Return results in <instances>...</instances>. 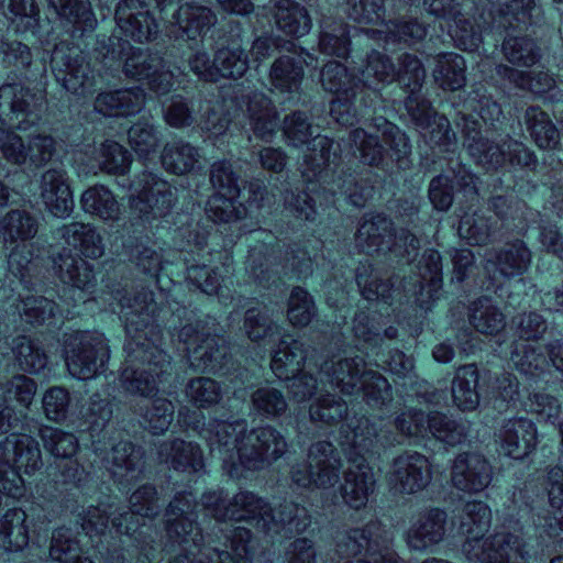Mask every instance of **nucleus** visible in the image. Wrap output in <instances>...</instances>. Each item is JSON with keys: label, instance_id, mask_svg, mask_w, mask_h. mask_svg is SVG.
I'll list each match as a JSON object with an SVG mask.
<instances>
[{"label": "nucleus", "instance_id": "f257e3e1", "mask_svg": "<svg viewBox=\"0 0 563 563\" xmlns=\"http://www.w3.org/2000/svg\"><path fill=\"white\" fill-rule=\"evenodd\" d=\"M118 300L128 336L121 386L131 394L150 397L170 374L169 356L157 345L161 332L155 323L157 305L153 292L145 288L118 291Z\"/></svg>", "mask_w": 563, "mask_h": 563}, {"label": "nucleus", "instance_id": "f03ea898", "mask_svg": "<svg viewBox=\"0 0 563 563\" xmlns=\"http://www.w3.org/2000/svg\"><path fill=\"white\" fill-rule=\"evenodd\" d=\"M178 419L207 442L210 452L223 461L231 477L239 476L238 465L249 471L263 470L283 457L288 450L286 438L268 424L246 431L243 419H210L206 423L199 410L187 407L179 409Z\"/></svg>", "mask_w": 563, "mask_h": 563}, {"label": "nucleus", "instance_id": "7ed1b4c3", "mask_svg": "<svg viewBox=\"0 0 563 563\" xmlns=\"http://www.w3.org/2000/svg\"><path fill=\"white\" fill-rule=\"evenodd\" d=\"M197 501L191 493L175 495L166 508L165 550L170 552L175 545L179 553L168 563H252L253 550L250 545L252 532L244 527L234 528L230 538V551L202 545V533L196 521Z\"/></svg>", "mask_w": 563, "mask_h": 563}, {"label": "nucleus", "instance_id": "20e7f679", "mask_svg": "<svg viewBox=\"0 0 563 563\" xmlns=\"http://www.w3.org/2000/svg\"><path fill=\"white\" fill-rule=\"evenodd\" d=\"M492 521L489 507L483 501H467L460 515V531L465 536L463 552L473 563H516L522 558L523 538L521 534L498 531L483 539Z\"/></svg>", "mask_w": 563, "mask_h": 563}, {"label": "nucleus", "instance_id": "39448f33", "mask_svg": "<svg viewBox=\"0 0 563 563\" xmlns=\"http://www.w3.org/2000/svg\"><path fill=\"white\" fill-rule=\"evenodd\" d=\"M194 311L183 307L177 310L179 319L188 322L180 327L178 339L186 345L187 356L195 371L217 373L227 363L228 346L217 334L216 320L209 317L192 319Z\"/></svg>", "mask_w": 563, "mask_h": 563}, {"label": "nucleus", "instance_id": "423d86ee", "mask_svg": "<svg viewBox=\"0 0 563 563\" xmlns=\"http://www.w3.org/2000/svg\"><path fill=\"white\" fill-rule=\"evenodd\" d=\"M379 442L376 428L368 419L362 418L353 429L352 445L355 456L350 454V466L343 473L341 496L344 503L352 509L358 510L366 506L369 495L374 492L375 478L372 467L366 462L364 454L372 452Z\"/></svg>", "mask_w": 563, "mask_h": 563}, {"label": "nucleus", "instance_id": "0eeeda50", "mask_svg": "<svg viewBox=\"0 0 563 563\" xmlns=\"http://www.w3.org/2000/svg\"><path fill=\"white\" fill-rule=\"evenodd\" d=\"M104 57L119 62L126 78L146 81L157 95H166L173 86L174 76L164 70L162 57L147 48L133 46L128 40L109 38Z\"/></svg>", "mask_w": 563, "mask_h": 563}, {"label": "nucleus", "instance_id": "6e6552de", "mask_svg": "<svg viewBox=\"0 0 563 563\" xmlns=\"http://www.w3.org/2000/svg\"><path fill=\"white\" fill-rule=\"evenodd\" d=\"M282 131L288 145L298 147L312 141V148L303 156L302 176L308 180H320L325 167L334 162L333 141L328 136L316 134L310 117L302 110H295L283 119Z\"/></svg>", "mask_w": 563, "mask_h": 563}, {"label": "nucleus", "instance_id": "1a4fd4ad", "mask_svg": "<svg viewBox=\"0 0 563 563\" xmlns=\"http://www.w3.org/2000/svg\"><path fill=\"white\" fill-rule=\"evenodd\" d=\"M0 464L4 474L0 489L13 498L21 497L24 488L19 471L31 475L43 466L38 442L26 434H11L0 444Z\"/></svg>", "mask_w": 563, "mask_h": 563}, {"label": "nucleus", "instance_id": "9d476101", "mask_svg": "<svg viewBox=\"0 0 563 563\" xmlns=\"http://www.w3.org/2000/svg\"><path fill=\"white\" fill-rule=\"evenodd\" d=\"M322 88L336 96L331 103L332 117L342 125H353L367 107L364 100L361 79L339 62L327 63L320 71Z\"/></svg>", "mask_w": 563, "mask_h": 563}, {"label": "nucleus", "instance_id": "9b49d317", "mask_svg": "<svg viewBox=\"0 0 563 563\" xmlns=\"http://www.w3.org/2000/svg\"><path fill=\"white\" fill-rule=\"evenodd\" d=\"M342 459L330 441L320 440L310 444L307 461L291 466V483L300 488L327 489L340 478Z\"/></svg>", "mask_w": 563, "mask_h": 563}, {"label": "nucleus", "instance_id": "f8f14e48", "mask_svg": "<svg viewBox=\"0 0 563 563\" xmlns=\"http://www.w3.org/2000/svg\"><path fill=\"white\" fill-rule=\"evenodd\" d=\"M64 353L69 373L79 379H89L102 372L110 356L104 335L97 331L66 334Z\"/></svg>", "mask_w": 563, "mask_h": 563}, {"label": "nucleus", "instance_id": "ddd939ff", "mask_svg": "<svg viewBox=\"0 0 563 563\" xmlns=\"http://www.w3.org/2000/svg\"><path fill=\"white\" fill-rule=\"evenodd\" d=\"M44 97L21 82L0 87V122L26 131L42 118Z\"/></svg>", "mask_w": 563, "mask_h": 563}, {"label": "nucleus", "instance_id": "4468645a", "mask_svg": "<svg viewBox=\"0 0 563 563\" xmlns=\"http://www.w3.org/2000/svg\"><path fill=\"white\" fill-rule=\"evenodd\" d=\"M55 79L71 93H82L93 86V75L82 52L74 43L62 41L51 56Z\"/></svg>", "mask_w": 563, "mask_h": 563}, {"label": "nucleus", "instance_id": "2eb2a0df", "mask_svg": "<svg viewBox=\"0 0 563 563\" xmlns=\"http://www.w3.org/2000/svg\"><path fill=\"white\" fill-rule=\"evenodd\" d=\"M130 186L137 192L134 208L146 219L168 214L177 201V189L153 173H142Z\"/></svg>", "mask_w": 563, "mask_h": 563}, {"label": "nucleus", "instance_id": "dca6fc26", "mask_svg": "<svg viewBox=\"0 0 563 563\" xmlns=\"http://www.w3.org/2000/svg\"><path fill=\"white\" fill-rule=\"evenodd\" d=\"M429 459L417 451L406 450L394 457L388 472L389 484L401 494H416L431 482Z\"/></svg>", "mask_w": 563, "mask_h": 563}, {"label": "nucleus", "instance_id": "f3484780", "mask_svg": "<svg viewBox=\"0 0 563 563\" xmlns=\"http://www.w3.org/2000/svg\"><path fill=\"white\" fill-rule=\"evenodd\" d=\"M229 34L214 51V69L217 81L220 78L240 79L249 70V56L243 48V29L240 22L228 23Z\"/></svg>", "mask_w": 563, "mask_h": 563}, {"label": "nucleus", "instance_id": "a211bd4d", "mask_svg": "<svg viewBox=\"0 0 563 563\" xmlns=\"http://www.w3.org/2000/svg\"><path fill=\"white\" fill-rule=\"evenodd\" d=\"M115 21L122 33L137 43L153 41L158 24L141 0H121L115 8Z\"/></svg>", "mask_w": 563, "mask_h": 563}, {"label": "nucleus", "instance_id": "6ab92c4d", "mask_svg": "<svg viewBox=\"0 0 563 563\" xmlns=\"http://www.w3.org/2000/svg\"><path fill=\"white\" fill-rule=\"evenodd\" d=\"M389 549L385 545L382 527L371 521L364 528H354L339 532L335 538V553L342 559H350L365 553L366 559L379 558V552Z\"/></svg>", "mask_w": 563, "mask_h": 563}, {"label": "nucleus", "instance_id": "aec40b11", "mask_svg": "<svg viewBox=\"0 0 563 563\" xmlns=\"http://www.w3.org/2000/svg\"><path fill=\"white\" fill-rule=\"evenodd\" d=\"M493 468L488 461L477 453L459 454L451 467L453 486L465 493L483 492L490 484Z\"/></svg>", "mask_w": 563, "mask_h": 563}, {"label": "nucleus", "instance_id": "412c9836", "mask_svg": "<svg viewBox=\"0 0 563 563\" xmlns=\"http://www.w3.org/2000/svg\"><path fill=\"white\" fill-rule=\"evenodd\" d=\"M464 146L474 162L487 172L497 170L506 163L505 140L496 143L481 133V123L477 120L463 118Z\"/></svg>", "mask_w": 563, "mask_h": 563}, {"label": "nucleus", "instance_id": "4be33fe9", "mask_svg": "<svg viewBox=\"0 0 563 563\" xmlns=\"http://www.w3.org/2000/svg\"><path fill=\"white\" fill-rule=\"evenodd\" d=\"M36 383L25 376L15 375L10 379L0 380V434L13 430L20 422L15 410L8 401L15 399L20 405L29 408L35 394Z\"/></svg>", "mask_w": 563, "mask_h": 563}, {"label": "nucleus", "instance_id": "5701e85b", "mask_svg": "<svg viewBox=\"0 0 563 563\" xmlns=\"http://www.w3.org/2000/svg\"><path fill=\"white\" fill-rule=\"evenodd\" d=\"M40 195L46 209L57 218H66L74 210V199L64 168L45 170L40 179Z\"/></svg>", "mask_w": 563, "mask_h": 563}, {"label": "nucleus", "instance_id": "b1692460", "mask_svg": "<svg viewBox=\"0 0 563 563\" xmlns=\"http://www.w3.org/2000/svg\"><path fill=\"white\" fill-rule=\"evenodd\" d=\"M448 515L439 508H430L418 515L406 532L409 549L423 551L443 541Z\"/></svg>", "mask_w": 563, "mask_h": 563}, {"label": "nucleus", "instance_id": "393cba45", "mask_svg": "<svg viewBox=\"0 0 563 563\" xmlns=\"http://www.w3.org/2000/svg\"><path fill=\"white\" fill-rule=\"evenodd\" d=\"M489 14L492 29L522 31L537 23L540 8L534 0H508L493 4Z\"/></svg>", "mask_w": 563, "mask_h": 563}, {"label": "nucleus", "instance_id": "a878e982", "mask_svg": "<svg viewBox=\"0 0 563 563\" xmlns=\"http://www.w3.org/2000/svg\"><path fill=\"white\" fill-rule=\"evenodd\" d=\"M144 452L130 441H120L102 456L106 467L119 483L137 479L143 470Z\"/></svg>", "mask_w": 563, "mask_h": 563}, {"label": "nucleus", "instance_id": "bb28decb", "mask_svg": "<svg viewBox=\"0 0 563 563\" xmlns=\"http://www.w3.org/2000/svg\"><path fill=\"white\" fill-rule=\"evenodd\" d=\"M503 452L516 460L523 459L537 445V428L526 418H514L504 422L499 431Z\"/></svg>", "mask_w": 563, "mask_h": 563}, {"label": "nucleus", "instance_id": "cd10ccee", "mask_svg": "<svg viewBox=\"0 0 563 563\" xmlns=\"http://www.w3.org/2000/svg\"><path fill=\"white\" fill-rule=\"evenodd\" d=\"M262 532L268 536L286 533H300L310 526V517L305 507L292 501H285L276 509L268 507L265 519H260Z\"/></svg>", "mask_w": 563, "mask_h": 563}, {"label": "nucleus", "instance_id": "c85d7f7f", "mask_svg": "<svg viewBox=\"0 0 563 563\" xmlns=\"http://www.w3.org/2000/svg\"><path fill=\"white\" fill-rule=\"evenodd\" d=\"M367 371L362 356L324 361L320 365V372L328 377L332 386L344 395H353L361 390L363 373Z\"/></svg>", "mask_w": 563, "mask_h": 563}, {"label": "nucleus", "instance_id": "c756f323", "mask_svg": "<svg viewBox=\"0 0 563 563\" xmlns=\"http://www.w3.org/2000/svg\"><path fill=\"white\" fill-rule=\"evenodd\" d=\"M145 103V91L141 87L123 88L99 93L95 109L108 117H128L141 111Z\"/></svg>", "mask_w": 563, "mask_h": 563}, {"label": "nucleus", "instance_id": "7c9ffc66", "mask_svg": "<svg viewBox=\"0 0 563 563\" xmlns=\"http://www.w3.org/2000/svg\"><path fill=\"white\" fill-rule=\"evenodd\" d=\"M158 457L178 472L197 473L203 467V455L200 446L180 439L161 443Z\"/></svg>", "mask_w": 563, "mask_h": 563}, {"label": "nucleus", "instance_id": "2f4dec72", "mask_svg": "<svg viewBox=\"0 0 563 563\" xmlns=\"http://www.w3.org/2000/svg\"><path fill=\"white\" fill-rule=\"evenodd\" d=\"M391 222L382 214L364 216L355 233L356 247L366 254H374L388 247Z\"/></svg>", "mask_w": 563, "mask_h": 563}, {"label": "nucleus", "instance_id": "473e14b6", "mask_svg": "<svg viewBox=\"0 0 563 563\" xmlns=\"http://www.w3.org/2000/svg\"><path fill=\"white\" fill-rule=\"evenodd\" d=\"M54 264L63 283L82 290L95 287L96 278L91 265L71 250L63 249Z\"/></svg>", "mask_w": 563, "mask_h": 563}, {"label": "nucleus", "instance_id": "72a5a7b5", "mask_svg": "<svg viewBox=\"0 0 563 563\" xmlns=\"http://www.w3.org/2000/svg\"><path fill=\"white\" fill-rule=\"evenodd\" d=\"M275 24L283 33L301 37L311 30V19L307 9L294 0H278L271 9Z\"/></svg>", "mask_w": 563, "mask_h": 563}, {"label": "nucleus", "instance_id": "f704fd0d", "mask_svg": "<svg viewBox=\"0 0 563 563\" xmlns=\"http://www.w3.org/2000/svg\"><path fill=\"white\" fill-rule=\"evenodd\" d=\"M247 113L255 136L271 142L277 128V111L272 100L263 92H253L249 97Z\"/></svg>", "mask_w": 563, "mask_h": 563}, {"label": "nucleus", "instance_id": "c9c22d12", "mask_svg": "<svg viewBox=\"0 0 563 563\" xmlns=\"http://www.w3.org/2000/svg\"><path fill=\"white\" fill-rule=\"evenodd\" d=\"M307 358V350L302 342L284 336L274 351L271 368L279 379H289L290 376L302 371Z\"/></svg>", "mask_w": 563, "mask_h": 563}, {"label": "nucleus", "instance_id": "e433bc0d", "mask_svg": "<svg viewBox=\"0 0 563 563\" xmlns=\"http://www.w3.org/2000/svg\"><path fill=\"white\" fill-rule=\"evenodd\" d=\"M467 318L471 327L484 335H496L506 325L505 314L488 296H482L470 303Z\"/></svg>", "mask_w": 563, "mask_h": 563}, {"label": "nucleus", "instance_id": "4c0bfd02", "mask_svg": "<svg viewBox=\"0 0 563 563\" xmlns=\"http://www.w3.org/2000/svg\"><path fill=\"white\" fill-rule=\"evenodd\" d=\"M173 18L188 40L206 34L217 22V15L210 8L192 2L181 4Z\"/></svg>", "mask_w": 563, "mask_h": 563}, {"label": "nucleus", "instance_id": "58836bf2", "mask_svg": "<svg viewBox=\"0 0 563 563\" xmlns=\"http://www.w3.org/2000/svg\"><path fill=\"white\" fill-rule=\"evenodd\" d=\"M479 373L475 364L460 366L451 383L454 405L462 411H473L479 405L477 390Z\"/></svg>", "mask_w": 563, "mask_h": 563}, {"label": "nucleus", "instance_id": "ea45409f", "mask_svg": "<svg viewBox=\"0 0 563 563\" xmlns=\"http://www.w3.org/2000/svg\"><path fill=\"white\" fill-rule=\"evenodd\" d=\"M200 150L189 142L177 140L166 143L161 154L162 166L166 172L185 175L192 172L200 163Z\"/></svg>", "mask_w": 563, "mask_h": 563}, {"label": "nucleus", "instance_id": "a19ab883", "mask_svg": "<svg viewBox=\"0 0 563 563\" xmlns=\"http://www.w3.org/2000/svg\"><path fill=\"white\" fill-rule=\"evenodd\" d=\"M420 292L417 302L422 309H429V301L438 298L442 284L441 255L435 250H427L420 261L419 267Z\"/></svg>", "mask_w": 563, "mask_h": 563}, {"label": "nucleus", "instance_id": "79ce46f5", "mask_svg": "<svg viewBox=\"0 0 563 563\" xmlns=\"http://www.w3.org/2000/svg\"><path fill=\"white\" fill-rule=\"evenodd\" d=\"M58 233L68 246L86 257L99 258L103 254L102 239L90 224L73 222L58 229Z\"/></svg>", "mask_w": 563, "mask_h": 563}, {"label": "nucleus", "instance_id": "37998d69", "mask_svg": "<svg viewBox=\"0 0 563 563\" xmlns=\"http://www.w3.org/2000/svg\"><path fill=\"white\" fill-rule=\"evenodd\" d=\"M527 130L536 145L541 150H556L561 145V134L550 115L539 107L526 110Z\"/></svg>", "mask_w": 563, "mask_h": 563}, {"label": "nucleus", "instance_id": "c03bdc74", "mask_svg": "<svg viewBox=\"0 0 563 563\" xmlns=\"http://www.w3.org/2000/svg\"><path fill=\"white\" fill-rule=\"evenodd\" d=\"M466 64L456 53H441L435 57L432 71L434 82L443 90L455 91L466 84Z\"/></svg>", "mask_w": 563, "mask_h": 563}, {"label": "nucleus", "instance_id": "a18cd8bd", "mask_svg": "<svg viewBox=\"0 0 563 563\" xmlns=\"http://www.w3.org/2000/svg\"><path fill=\"white\" fill-rule=\"evenodd\" d=\"M347 143L353 148V154L360 158L364 165L385 169L387 163V151L379 142L378 136L367 133L357 128L351 130L347 135Z\"/></svg>", "mask_w": 563, "mask_h": 563}, {"label": "nucleus", "instance_id": "49530a36", "mask_svg": "<svg viewBox=\"0 0 563 563\" xmlns=\"http://www.w3.org/2000/svg\"><path fill=\"white\" fill-rule=\"evenodd\" d=\"M303 73L300 58L280 55L271 65L268 80L275 89L282 92H292L300 88Z\"/></svg>", "mask_w": 563, "mask_h": 563}, {"label": "nucleus", "instance_id": "de8ad7c7", "mask_svg": "<svg viewBox=\"0 0 563 563\" xmlns=\"http://www.w3.org/2000/svg\"><path fill=\"white\" fill-rule=\"evenodd\" d=\"M38 230L37 218L27 210L14 209L0 219V238L5 243L33 239Z\"/></svg>", "mask_w": 563, "mask_h": 563}, {"label": "nucleus", "instance_id": "09e8293b", "mask_svg": "<svg viewBox=\"0 0 563 563\" xmlns=\"http://www.w3.org/2000/svg\"><path fill=\"white\" fill-rule=\"evenodd\" d=\"M80 205L86 213L103 221H115L120 216V205L114 195L103 185L87 188L80 197Z\"/></svg>", "mask_w": 563, "mask_h": 563}, {"label": "nucleus", "instance_id": "8fccbe9b", "mask_svg": "<svg viewBox=\"0 0 563 563\" xmlns=\"http://www.w3.org/2000/svg\"><path fill=\"white\" fill-rule=\"evenodd\" d=\"M288 400L283 390L264 385L251 394V411L263 419L276 420L287 413Z\"/></svg>", "mask_w": 563, "mask_h": 563}, {"label": "nucleus", "instance_id": "3c124183", "mask_svg": "<svg viewBox=\"0 0 563 563\" xmlns=\"http://www.w3.org/2000/svg\"><path fill=\"white\" fill-rule=\"evenodd\" d=\"M269 504L250 490H240L231 498L230 520L246 521L262 531L260 519H265Z\"/></svg>", "mask_w": 563, "mask_h": 563}, {"label": "nucleus", "instance_id": "603ef678", "mask_svg": "<svg viewBox=\"0 0 563 563\" xmlns=\"http://www.w3.org/2000/svg\"><path fill=\"white\" fill-rule=\"evenodd\" d=\"M320 29V51L328 55L346 57L350 52L349 25L340 19L323 16Z\"/></svg>", "mask_w": 563, "mask_h": 563}, {"label": "nucleus", "instance_id": "864d4df0", "mask_svg": "<svg viewBox=\"0 0 563 563\" xmlns=\"http://www.w3.org/2000/svg\"><path fill=\"white\" fill-rule=\"evenodd\" d=\"M531 263V252L520 240L506 243L495 254L494 264L506 278L522 275Z\"/></svg>", "mask_w": 563, "mask_h": 563}, {"label": "nucleus", "instance_id": "5fc2aeb1", "mask_svg": "<svg viewBox=\"0 0 563 563\" xmlns=\"http://www.w3.org/2000/svg\"><path fill=\"white\" fill-rule=\"evenodd\" d=\"M374 125L380 132L383 142L388 147L387 161H395L399 168H407L408 157L411 154V144L407 134L384 118H376Z\"/></svg>", "mask_w": 563, "mask_h": 563}, {"label": "nucleus", "instance_id": "6e6d98bb", "mask_svg": "<svg viewBox=\"0 0 563 563\" xmlns=\"http://www.w3.org/2000/svg\"><path fill=\"white\" fill-rule=\"evenodd\" d=\"M26 514L21 509L8 510L0 520V550L20 551L29 543Z\"/></svg>", "mask_w": 563, "mask_h": 563}, {"label": "nucleus", "instance_id": "4d7b16f0", "mask_svg": "<svg viewBox=\"0 0 563 563\" xmlns=\"http://www.w3.org/2000/svg\"><path fill=\"white\" fill-rule=\"evenodd\" d=\"M501 52L510 64L521 67H531L541 58L540 46L527 35H507L503 41Z\"/></svg>", "mask_w": 563, "mask_h": 563}, {"label": "nucleus", "instance_id": "13d9d810", "mask_svg": "<svg viewBox=\"0 0 563 563\" xmlns=\"http://www.w3.org/2000/svg\"><path fill=\"white\" fill-rule=\"evenodd\" d=\"M56 14L79 31L92 30L97 23L91 5L85 0H47Z\"/></svg>", "mask_w": 563, "mask_h": 563}, {"label": "nucleus", "instance_id": "bf43d9fd", "mask_svg": "<svg viewBox=\"0 0 563 563\" xmlns=\"http://www.w3.org/2000/svg\"><path fill=\"white\" fill-rule=\"evenodd\" d=\"M394 79L395 65L391 59L378 51H372L367 55V63L362 71L361 85L364 99L373 92L375 84L390 82Z\"/></svg>", "mask_w": 563, "mask_h": 563}, {"label": "nucleus", "instance_id": "052dcab7", "mask_svg": "<svg viewBox=\"0 0 563 563\" xmlns=\"http://www.w3.org/2000/svg\"><path fill=\"white\" fill-rule=\"evenodd\" d=\"M16 310L25 322L31 324H51L56 314L59 313L55 301L44 297L19 295Z\"/></svg>", "mask_w": 563, "mask_h": 563}, {"label": "nucleus", "instance_id": "680f3d73", "mask_svg": "<svg viewBox=\"0 0 563 563\" xmlns=\"http://www.w3.org/2000/svg\"><path fill=\"white\" fill-rule=\"evenodd\" d=\"M497 230V220L482 213L464 216L459 225L460 236L472 245H485L492 241Z\"/></svg>", "mask_w": 563, "mask_h": 563}, {"label": "nucleus", "instance_id": "e2e57ef3", "mask_svg": "<svg viewBox=\"0 0 563 563\" xmlns=\"http://www.w3.org/2000/svg\"><path fill=\"white\" fill-rule=\"evenodd\" d=\"M355 280L362 297L368 301L376 299L387 300L390 297L393 285L382 279L369 263H361L355 272Z\"/></svg>", "mask_w": 563, "mask_h": 563}, {"label": "nucleus", "instance_id": "0e129e2a", "mask_svg": "<svg viewBox=\"0 0 563 563\" xmlns=\"http://www.w3.org/2000/svg\"><path fill=\"white\" fill-rule=\"evenodd\" d=\"M0 53L3 55L5 66L13 68L16 79L32 80L33 55L27 45L19 41H2Z\"/></svg>", "mask_w": 563, "mask_h": 563}, {"label": "nucleus", "instance_id": "69168bd1", "mask_svg": "<svg viewBox=\"0 0 563 563\" xmlns=\"http://www.w3.org/2000/svg\"><path fill=\"white\" fill-rule=\"evenodd\" d=\"M347 405L340 397L327 393L310 405L309 416L311 421L334 426L347 416Z\"/></svg>", "mask_w": 563, "mask_h": 563}, {"label": "nucleus", "instance_id": "338daca9", "mask_svg": "<svg viewBox=\"0 0 563 563\" xmlns=\"http://www.w3.org/2000/svg\"><path fill=\"white\" fill-rule=\"evenodd\" d=\"M12 351L23 371L38 373L47 364V355L30 336H16L12 342Z\"/></svg>", "mask_w": 563, "mask_h": 563}, {"label": "nucleus", "instance_id": "774afa93", "mask_svg": "<svg viewBox=\"0 0 563 563\" xmlns=\"http://www.w3.org/2000/svg\"><path fill=\"white\" fill-rule=\"evenodd\" d=\"M81 552L77 533L69 527H58L51 537L49 556L59 563H71Z\"/></svg>", "mask_w": 563, "mask_h": 563}]
</instances>
